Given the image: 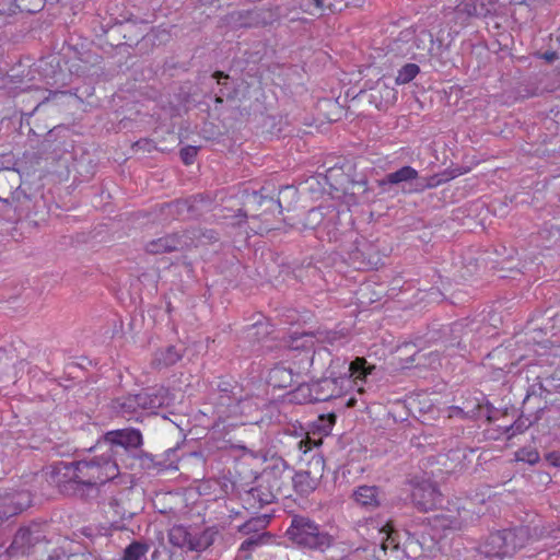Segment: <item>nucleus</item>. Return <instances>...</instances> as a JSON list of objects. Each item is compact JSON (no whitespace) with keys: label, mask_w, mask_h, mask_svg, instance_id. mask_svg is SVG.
Wrapping results in <instances>:
<instances>
[{"label":"nucleus","mask_w":560,"mask_h":560,"mask_svg":"<svg viewBox=\"0 0 560 560\" xmlns=\"http://www.w3.org/2000/svg\"><path fill=\"white\" fill-rule=\"evenodd\" d=\"M104 442L110 445L107 454L72 463L58 462L50 466L48 481L63 494L82 495L85 489L113 480L119 474L113 455L118 453V447L126 452L137 451L140 446V432L135 429L109 431L104 435Z\"/></svg>","instance_id":"obj_1"},{"label":"nucleus","mask_w":560,"mask_h":560,"mask_svg":"<svg viewBox=\"0 0 560 560\" xmlns=\"http://www.w3.org/2000/svg\"><path fill=\"white\" fill-rule=\"evenodd\" d=\"M287 537L302 549L325 552L334 545V537L307 516L294 515L285 532Z\"/></svg>","instance_id":"obj_2"},{"label":"nucleus","mask_w":560,"mask_h":560,"mask_svg":"<svg viewBox=\"0 0 560 560\" xmlns=\"http://www.w3.org/2000/svg\"><path fill=\"white\" fill-rule=\"evenodd\" d=\"M530 540L528 529L518 527L491 533L480 547V551L489 559L513 557Z\"/></svg>","instance_id":"obj_3"},{"label":"nucleus","mask_w":560,"mask_h":560,"mask_svg":"<svg viewBox=\"0 0 560 560\" xmlns=\"http://www.w3.org/2000/svg\"><path fill=\"white\" fill-rule=\"evenodd\" d=\"M217 534L213 527L200 529L196 526L174 525L170 528L167 538L172 552L183 555L206 550L214 542Z\"/></svg>","instance_id":"obj_4"},{"label":"nucleus","mask_w":560,"mask_h":560,"mask_svg":"<svg viewBox=\"0 0 560 560\" xmlns=\"http://www.w3.org/2000/svg\"><path fill=\"white\" fill-rule=\"evenodd\" d=\"M335 423V413L319 416L318 420L314 423V428L319 432V435L317 436L315 431L312 434L307 432L306 435L298 442V448L303 454H306L314 447L320 446L323 443V435H328Z\"/></svg>","instance_id":"obj_5"},{"label":"nucleus","mask_w":560,"mask_h":560,"mask_svg":"<svg viewBox=\"0 0 560 560\" xmlns=\"http://www.w3.org/2000/svg\"><path fill=\"white\" fill-rule=\"evenodd\" d=\"M30 503L31 497L26 491H0V524L4 520L21 513Z\"/></svg>","instance_id":"obj_6"},{"label":"nucleus","mask_w":560,"mask_h":560,"mask_svg":"<svg viewBox=\"0 0 560 560\" xmlns=\"http://www.w3.org/2000/svg\"><path fill=\"white\" fill-rule=\"evenodd\" d=\"M412 500L420 510L429 511L442 503V494L434 486L428 483L413 489Z\"/></svg>","instance_id":"obj_7"},{"label":"nucleus","mask_w":560,"mask_h":560,"mask_svg":"<svg viewBox=\"0 0 560 560\" xmlns=\"http://www.w3.org/2000/svg\"><path fill=\"white\" fill-rule=\"evenodd\" d=\"M184 353V349H179L176 346H167L154 352L151 365L156 370L171 368L183 359Z\"/></svg>","instance_id":"obj_8"},{"label":"nucleus","mask_w":560,"mask_h":560,"mask_svg":"<svg viewBox=\"0 0 560 560\" xmlns=\"http://www.w3.org/2000/svg\"><path fill=\"white\" fill-rule=\"evenodd\" d=\"M186 244L187 242L183 238V235L175 233L150 242L147 245V252L151 254H164L183 249Z\"/></svg>","instance_id":"obj_9"},{"label":"nucleus","mask_w":560,"mask_h":560,"mask_svg":"<svg viewBox=\"0 0 560 560\" xmlns=\"http://www.w3.org/2000/svg\"><path fill=\"white\" fill-rule=\"evenodd\" d=\"M375 370L374 364H369L366 359L363 357H357L350 362L349 373L355 385H359L358 392L362 394L364 392L363 384L366 382V377L371 375Z\"/></svg>","instance_id":"obj_10"},{"label":"nucleus","mask_w":560,"mask_h":560,"mask_svg":"<svg viewBox=\"0 0 560 560\" xmlns=\"http://www.w3.org/2000/svg\"><path fill=\"white\" fill-rule=\"evenodd\" d=\"M397 90L393 86L387 85L384 82L378 81L376 86L372 90L371 102L378 109H385L388 106L395 104L397 101Z\"/></svg>","instance_id":"obj_11"},{"label":"nucleus","mask_w":560,"mask_h":560,"mask_svg":"<svg viewBox=\"0 0 560 560\" xmlns=\"http://www.w3.org/2000/svg\"><path fill=\"white\" fill-rule=\"evenodd\" d=\"M363 0H313L314 9L307 8L311 14H325L327 12L335 13L347 7H359Z\"/></svg>","instance_id":"obj_12"},{"label":"nucleus","mask_w":560,"mask_h":560,"mask_svg":"<svg viewBox=\"0 0 560 560\" xmlns=\"http://www.w3.org/2000/svg\"><path fill=\"white\" fill-rule=\"evenodd\" d=\"M495 7L493 0H465L457 4L456 11L467 16H487Z\"/></svg>","instance_id":"obj_13"},{"label":"nucleus","mask_w":560,"mask_h":560,"mask_svg":"<svg viewBox=\"0 0 560 560\" xmlns=\"http://www.w3.org/2000/svg\"><path fill=\"white\" fill-rule=\"evenodd\" d=\"M246 538L240 546V551L245 552L246 559L252 558V553L264 546H270L275 544L276 536L270 532H261L260 534L247 535Z\"/></svg>","instance_id":"obj_14"},{"label":"nucleus","mask_w":560,"mask_h":560,"mask_svg":"<svg viewBox=\"0 0 560 560\" xmlns=\"http://www.w3.org/2000/svg\"><path fill=\"white\" fill-rule=\"evenodd\" d=\"M390 50L401 57L415 58V32L410 30L400 32L399 36L394 40Z\"/></svg>","instance_id":"obj_15"},{"label":"nucleus","mask_w":560,"mask_h":560,"mask_svg":"<svg viewBox=\"0 0 560 560\" xmlns=\"http://www.w3.org/2000/svg\"><path fill=\"white\" fill-rule=\"evenodd\" d=\"M380 491L375 486H359L354 492V501L363 508L375 509L380 505Z\"/></svg>","instance_id":"obj_16"},{"label":"nucleus","mask_w":560,"mask_h":560,"mask_svg":"<svg viewBox=\"0 0 560 560\" xmlns=\"http://www.w3.org/2000/svg\"><path fill=\"white\" fill-rule=\"evenodd\" d=\"M313 383L300 384L292 393L291 400L298 404H312L317 401H327V395H320L314 392Z\"/></svg>","instance_id":"obj_17"},{"label":"nucleus","mask_w":560,"mask_h":560,"mask_svg":"<svg viewBox=\"0 0 560 560\" xmlns=\"http://www.w3.org/2000/svg\"><path fill=\"white\" fill-rule=\"evenodd\" d=\"M35 542V538L33 537V533L30 528L22 527L14 535L13 541L9 547V552L11 556H16L19 553H25L30 547H32Z\"/></svg>","instance_id":"obj_18"},{"label":"nucleus","mask_w":560,"mask_h":560,"mask_svg":"<svg viewBox=\"0 0 560 560\" xmlns=\"http://www.w3.org/2000/svg\"><path fill=\"white\" fill-rule=\"evenodd\" d=\"M293 383V373L290 369L276 365L268 374V384L275 388H287Z\"/></svg>","instance_id":"obj_19"},{"label":"nucleus","mask_w":560,"mask_h":560,"mask_svg":"<svg viewBox=\"0 0 560 560\" xmlns=\"http://www.w3.org/2000/svg\"><path fill=\"white\" fill-rule=\"evenodd\" d=\"M168 401V390L164 387L149 389L142 397V409L153 411Z\"/></svg>","instance_id":"obj_20"},{"label":"nucleus","mask_w":560,"mask_h":560,"mask_svg":"<svg viewBox=\"0 0 560 560\" xmlns=\"http://www.w3.org/2000/svg\"><path fill=\"white\" fill-rule=\"evenodd\" d=\"M270 520L271 515L269 514L258 515L240 525L237 530L243 535L260 534L261 532H267L266 528L268 527Z\"/></svg>","instance_id":"obj_21"},{"label":"nucleus","mask_w":560,"mask_h":560,"mask_svg":"<svg viewBox=\"0 0 560 560\" xmlns=\"http://www.w3.org/2000/svg\"><path fill=\"white\" fill-rule=\"evenodd\" d=\"M293 487L296 493L306 495L311 493L317 485V480L308 471H298L292 478Z\"/></svg>","instance_id":"obj_22"},{"label":"nucleus","mask_w":560,"mask_h":560,"mask_svg":"<svg viewBox=\"0 0 560 560\" xmlns=\"http://www.w3.org/2000/svg\"><path fill=\"white\" fill-rule=\"evenodd\" d=\"M418 177V172L411 166H402L396 172L389 173L381 182V184H399L402 182L413 180Z\"/></svg>","instance_id":"obj_23"},{"label":"nucleus","mask_w":560,"mask_h":560,"mask_svg":"<svg viewBox=\"0 0 560 560\" xmlns=\"http://www.w3.org/2000/svg\"><path fill=\"white\" fill-rule=\"evenodd\" d=\"M506 354H508V351H506V349H503V348H497L492 352L489 353L488 362L485 364L497 371L493 373V377L499 378L502 374L510 373L512 371L514 363L504 364L503 366H501L493 362L495 360L500 361L501 358L505 357Z\"/></svg>","instance_id":"obj_24"},{"label":"nucleus","mask_w":560,"mask_h":560,"mask_svg":"<svg viewBox=\"0 0 560 560\" xmlns=\"http://www.w3.org/2000/svg\"><path fill=\"white\" fill-rule=\"evenodd\" d=\"M342 378H324L313 383L314 392L320 395H327V400L337 397L340 395V390L338 389L339 382H342Z\"/></svg>","instance_id":"obj_25"},{"label":"nucleus","mask_w":560,"mask_h":560,"mask_svg":"<svg viewBox=\"0 0 560 560\" xmlns=\"http://www.w3.org/2000/svg\"><path fill=\"white\" fill-rule=\"evenodd\" d=\"M458 516L448 515V514H436L433 517L434 527H440L442 529H462L464 525V521L460 517V511H457Z\"/></svg>","instance_id":"obj_26"},{"label":"nucleus","mask_w":560,"mask_h":560,"mask_svg":"<svg viewBox=\"0 0 560 560\" xmlns=\"http://www.w3.org/2000/svg\"><path fill=\"white\" fill-rule=\"evenodd\" d=\"M384 535L381 544L383 551H394L399 547L398 533L393 528L390 524H386L380 532Z\"/></svg>","instance_id":"obj_27"},{"label":"nucleus","mask_w":560,"mask_h":560,"mask_svg":"<svg viewBox=\"0 0 560 560\" xmlns=\"http://www.w3.org/2000/svg\"><path fill=\"white\" fill-rule=\"evenodd\" d=\"M420 72V68L416 63H407L398 70L395 82L398 85H404L412 81Z\"/></svg>","instance_id":"obj_28"},{"label":"nucleus","mask_w":560,"mask_h":560,"mask_svg":"<svg viewBox=\"0 0 560 560\" xmlns=\"http://www.w3.org/2000/svg\"><path fill=\"white\" fill-rule=\"evenodd\" d=\"M515 460L535 465L540 460V455L537 448L533 446H526L515 452Z\"/></svg>","instance_id":"obj_29"},{"label":"nucleus","mask_w":560,"mask_h":560,"mask_svg":"<svg viewBox=\"0 0 560 560\" xmlns=\"http://www.w3.org/2000/svg\"><path fill=\"white\" fill-rule=\"evenodd\" d=\"M198 153V148L194 145H187L180 149L179 155L185 165H191Z\"/></svg>","instance_id":"obj_30"},{"label":"nucleus","mask_w":560,"mask_h":560,"mask_svg":"<svg viewBox=\"0 0 560 560\" xmlns=\"http://www.w3.org/2000/svg\"><path fill=\"white\" fill-rule=\"evenodd\" d=\"M140 558V541L131 542L125 550L124 560H138Z\"/></svg>","instance_id":"obj_31"},{"label":"nucleus","mask_w":560,"mask_h":560,"mask_svg":"<svg viewBox=\"0 0 560 560\" xmlns=\"http://www.w3.org/2000/svg\"><path fill=\"white\" fill-rule=\"evenodd\" d=\"M546 460L553 467H560V451H553L546 455Z\"/></svg>","instance_id":"obj_32"},{"label":"nucleus","mask_w":560,"mask_h":560,"mask_svg":"<svg viewBox=\"0 0 560 560\" xmlns=\"http://www.w3.org/2000/svg\"><path fill=\"white\" fill-rule=\"evenodd\" d=\"M213 78H214V79H217V81H218V83H219V84H221V83H222V82H221V80H222V79L228 80V79H229V75H228V74H225V73H224V72H222V71H215V72L213 73Z\"/></svg>","instance_id":"obj_33"},{"label":"nucleus","mask_w":560,"mask_h":560,"mask_svg":"<svg viewBox=\"0 0 560 560\" xmlns=\"http://www.w3.org/2000/svg\"><path fill=\"white\" fill-rule=\"evenodd\" d=\"M517 429H518V427L516 429H514V425H511L510 428L506 429V433H509V439L515 434Z\"/></svg>","instance_id":"obj_34"},{"label":"nucleus","mask_w":560,"mask_h":560,"mask_svg":"<svg viewBox=\"0 0 560 560\" xmlns=\"http://www.w3.org/2000/svg\"><path fill=\"white\" fill-rule=\"evenodd\" d=\"M357 404V399L351 397L350 399H348L347 401V407H354Z\"/></svg>","instance_id":"obj_35"},{"label":"nucleus","mask_w":560,"mask_h":560,"mask_svg":"<svg viewBox=\"0 0 560 560\" xmlns=\"http://www.w3.org/2000/svg\"><path fill=\"white\" fill-rule=\"evenodd\" d=\"M272 500H273L272 494H269L266 499H260V501L266 504L272 502Z\"/></svg>","instance_id":"obj_36"},{"label":"nucleus","mask_w":560,"mask_h":560,"mask_svg":"<svg viewBox=\"0 0 560 560\" xmlns=\"http://www.w3.org/2000/svg\"><path fill=\"white\" fill-rule=\"evenodd\" d=\"M556 54L555 52H547L545 54V58L549 61L553 60Z\"/></svg>","instance_id":"obj_37"},{"label":"nucleus","mask_w":560,"mask_h":560,"mask_svg":"<svg viewBox=\"0 0 560 560\" xmlns=\"http://www.w3.org/2000/svg\"><path fill=\"white\" fill-rule=\"evenodd\" d=\"M357 185L359 186V188H362V191L366 190V182L358 183Z\"/></svg>","instance_id":"obj_38"},{"label":"nucleus","mask_w":560,"mask_h":560,"mask_svg":"<svg viewBox=\"0 0 560 560\" xmlns=\"http://www.w3.org/2000/svg\"><path fill=\"white\" fill-rule=\"evenodd\" d=\"M252 495H253V497H258V495H259V489H258V488L253 489V490H252Z\"/></svg>","instance_id":"obj_39"},{"label":"nucleus","mask_w":560,"mask_h":560,"mask_svg":"<svg viewBox=\"0 0 560 560\" xmlns=\"http://www.w3.org/2000/svg\"><path fill=\"white\" fill-rule=\"evenodd\" d=\"M141 550H142V556H143L148 551V546L142 544Z\"/></svg>","instance_id":"obj_40"},{"label":"nucleus","mask_w":560,"mask_h":560,"mask_svg":"<svg viewBox=\"0 0 560 560\" xmlns=\"http://www.w3.org/2000/svg\"><path fill=\"white\" fill-rule=\"evenodd\" d=\"M236 515H238V512L230 513V516H236Z\"/></svg>","instance_id":"obj_41"},{"label":"nucleus","mask_w":560,"mask_h":560,"mask_svg":"<svg viewBox=\"0 0 560 560\" xmlns=\"http://www.w3.org/2000/svg\"><path fill=\"white\" fill-rule=\"evenodd\" d=\"M236 515H238V512L230 513V516H236Z\"/></svg>","instance_id":"obj_42"},{"label":"nucleus","mask_w":560,"mask_h":560,"mask_svg":"<svg viewBox=\"0 0 560 560\" xmlns=\"http://www.w3.org/2000/svg\"><path fill=\"white\" fill-rule=\"evenodd\" d=\"M236 515H238V512L230 513V516H236Z\"/></svg>","instance_id":"obj_43"},{"label":"nucleus","mask_w":560,"mask_h":560,"mask_svg":"<svg viewBox=\"0 0 560 560\" xmlns=\"http://www.w3.org/2000/svg\"><path fill=\"white\" fill-rule=\"evenodd\" d=\"M215 101H217L218 103H221V102H222V98H221V97H217V98H215Z\"/></svg>","instance_id":"obj_44"}]
</instances>
